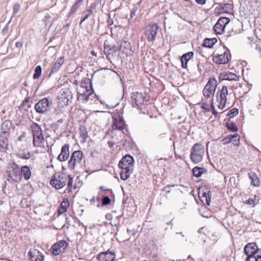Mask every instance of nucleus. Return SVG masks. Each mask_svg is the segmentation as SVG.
<instances>
[{
	"mask_svg": "<svg viewBox=\"0 0 261 261\" xmlns=\"http://www.w3.org/2000/svg\"><path fill=\"white\" fill-rule=\"evenodd\" d=\"M42 73V68L41 66H37L35 69V73L33 75V78L34 79H38L41 75Z\"/></svg>",
	"mask_w": 261,
	"mask_h": 261,
	"instance_id": "58836bf2",
	"label": "nucleus"
},
{
	"mask_svg": "<svg viewBox=\"0 0 261 261\" xmlns=\"http://www.w3.org/2000/svg\"><path fill=\"white\" fill-rule=\"evenodd\" d=\"M213 30L216 34H222L225 30V28L220 23V22H217L213 27Z\"/></svg>",
	"mask_w": 261,
	"mask_h": 261,
	"instance_id": "72a5a7b5",
	"label": "nucleus"
},
{
	"mask_svg": "<svg viewBox=\"0 0 261 261\" xmlns=\"http://www.w3.org/2000/svg\"><path fill=\"white\" fill-rule=\"evenodd\" d=\"M8 145V141L7 138H3L0 140V150L2 151H5Z\"/></svg>",
	"mask_w": 261,
	"mask_h": 261,
	"instance_id": "c9c22d12",
	"label": "nucleus"
},
{
	"mask_svg": "<svg viewBox=\"0 0 261 261\" xmlns=\"http://www.w3.org/2000/svg\"><path fill=\"white\" fill-rule=\"evenodd\" d=\"M162 134H160V135H159L157 137H155L154 138V142L155 143H158L159 142H160V140H162Z\"/></svg>",
	"mask_w": 261,
	"mask_h": 261,
	"instance_id": "864d4df0",
	"label": "nucleus"
},
{
	"mask_svg": "<svg viewBox=\"0 0 261 261\" xmlns=\"http://www.w3.org/2000/svg\"><path fill=\"white\" fill-rule=\"evenodd\" d=\"M248 176L251 180V184L254 187H259L260 185V180L255 173L251 172L248 173Z\"/></svg>",
	"mask_w": 261,
	"mask_h": 261,
	"instance_id": "a878e982",
	"label": "nucleus"
},
{
	"mask_svg": "<svg viewBox=\"0 0 261 261\" xmlns=\"http://www.w3.org/2000/svg\"><path fill=\"white\" fill-rule=\"evenodd\" d=\"M238 113V110L236 108H233L228 112L227 115L229 116L230 118H231L234 116L237 115Z\"/></svg>",
	"mask_w": 261,
	"mask_h": 261,
	"instance_id": "49530a36",
	"label": "nucleus"
},
{
	"mask_svg": "<svg viewBox=\"0 0 261 261\" xmlns=\"http://www.w3.org/2000/svg\"><path fill=\"white\" fill-rule=\"evenodd\" d=\"M72 98L71 90L68 89H62L60 95L58 96L59 102L62 105L67 106Z\"/></svg>",
	"mask_w": 261,
	"mask_h": 261,
	"instance_id": "f8f14e48",
	"label": "nucleus"
},
{
	"mask_svg": "<svg viewBox=\"0 0 261 261\" xmlns=\"http://www.w3.org/2000/svg\"><path fill=\"white\" fill-rule=\"evenodd\" d=\"M190 159L195 164L202 162L204 154V146L200 143L195 144L190 150Z\"/></svg>",
	"mask_w": 261,
	"mask_h": 261,
	"instance_id": "7ed1b4c3",
	"label": "nucleus"
},
{
	"mask_svg": "<svg viewBox=\"0 0 261 261\" xmlns=\"http://www.w3.org/2000/svg\"><path fill=\"white\" fill-rule=\"evenodd\" d=\"M6 176L9 181L18 182L20 181L21 177L19 167L15 163L9 165L6 170Z\"/></svg>",
	"mask_w": 261,
	"mask_h": 261,
	"instance_id": "39448f33",
	"label": "nucleus"
},
{
	"mask_svg": "<svg viewBox=\"0 0 261 261\" xmlns=\"http://www.w3.org/2000/svg\"><path fill=\"white\" fill-rule=\"evenodd\" d=\"M108 25L109 27L112 25L113 24V20L109 17V19L107 20Z\"/></svg>",
	"mask_w": 261,
	"mask_h": 261,
	"instance_id": "4d7b16f0",
	"label": "nucleus"
},
{
	"mask_svg": "<svg viewBox=\"0 0 261 261\" xmlns=\"http://www.w3.org/2000/svg\"><path fill=\"white\" fill-rule=\"evenodd\" d=\"M113 123L112 127L113 129H118L119 130L123 129L125 126V123L122 117L119 115L113 116Z\"/></svg>",
	"mask_w": 261,
	"mask_h": 261,
	"instance_id": "f3484780",
	"label": "nucleus"
},
{
	"mask_svg": "<svg viewBox=\"0 0 261 261\" xmlns=\"http://www.w3.org/2000/svg\"><path fill=\"white\" fill-rule=\"evenodd\" d=\"M233 138H238L237 136H231V135H227L226 137H225L222 140L223 144H227L230 142H231Z\"/></svg>",
	"mask_w": 261,
	"mask_h": 261,
	"instance_id": "79ce46f5",
	"label": "nucleus"
},
{
	"mask_svg": "<svg viewBox=\"0 0 261 261\" xmlns=\"http://www.w3.org/2000/svg\"><path fill=\"white\" fill-rule=\"evenodd\" d=\"M25 137V133H23L22 135H21L18 138V140L22 141V139L24 138Z\"/></svg>",
	"mask_w": 261,
	"mask_h": 261,
	"instance_id": "052dcab7",
	"label": "nucleus"
},
{
	"mask_svg": "<svg viewBox=\"0 0 261 261\" xmlns=\"http://www.w3.org/2000/svg\"><path fill=\"white\" fill-rule=\"evenodd\" d=\"M28 258L31 261H44V255L36 249H31L28 253Z\"/></svg>",
	"mask_w": 261,
	"mask_h": 261,
	"instance_id": "2eb2a0df",
	"label": "nucleus"
},
{
	"mask_svg": "<svg viewBox=\"0 0 261 261\" xmlns=\"http://www.w3.org/2000/svg\"><path fill=\"white\" fill-rule=\"evenodd\" d=\"M228 90L226 86H223L221 89H218L216 97L217 101L219 102L218 108L223 109L225 107L227 101L226 95H228Z\"/></svg>",
	"mask_w": 261,
	"mask_h": 261,
	"instance_id": "6e6552de",
	"label": "nucleus"
},
{
	"mask_svg": "<svg viewBox=\"0 0 261 261\" xmlns=\"http://www.w3.org/2000/svg\"><path fill=\"white\" fill-rule=\"evenodd\" d=\"M68 246L67 243L65 240H61L55 243L51 247L50 250L54 255H58L61 252H64Z\"/></svg>",
	"mask_w": 261,
	"mask_h": 261,
	"instance_id": "ddd939ff",
	"label": "nucleus"
},
{
	"mask_svg": "<svg viewBox=\"0 0 261 261\" xmlns=\"http://www.w3.org/2000/svg\"><path fill=\"white\" fill-rule=\"evenodd\" d=\"M206 171V170L203 167H195L192 170L193 175L197 177H200L202 173Z\"/></svg>",
	"mask_w": 261,
	"mask_h": 261,
	"instance_id": "473e14b6",
	"label": "nucleus"
},
{
	"mask_svg": "<svg viewBox=\"0 0 261 261\" xmlns=\"http://www.w3.org/2000/svg\"><path fill=\"white\" fill-rule=\"evenodd\" d=\"M256 251H255V253H256L255 255H256L257 254L258 255H261V249H259L258 248H257V249Z\"/></svg>",
	"mask_w": 261,
	"mask_h": 261,
	"instance_id": "e2e57ef3",
	"label": "nucleus"
},
{
	"mask_svg": "<svg viewBox=\"0 0 261 261\" xmlns=\"http://www.w3.org/2000/svg\"><path fill=\"white\" fill-rule=\"evenodd\" d=\"M31 153L30 152H28L27 153L25 152H21L17 154V156L22 159L28 160L31 157Z\"/></svg>",
	"mask_w": 261,
	"mask_h": 261,
	"instance_id": "37998d69",
	"label": "nucleus"
},
{
	"mask_svg": "<svg viewBox=\"0 0 261 261\" xmlns=\"http://www.w3.org/2000/svg\"><path fill=\"white\" fill-rule=\"evenodd\" d=\"M217 42L216 38H205L202 44V46L207 48H212L215 43Z\"/></svg>",
	"mask_w": 261,
	"mask_h": 261,
	"instance_id": "2f4dec72",
	"label": "nucleus"
},
{
	"mask_svg": "<svg viewBox=\"0 0 261 261\" xmlns=\"http://www.w3.org/2000/svg\"><path fill=\"white\" fill-rule=\"evenodd\" d=\"M194 56V53L192 51H190L187 53L184 54L181 58L180 61L181 63V66L184 68H186L187 67V63L188 61L193 58Z\"/></svg>",
	"mask_w": 261,
	"mask_h": 261,
	"instance_id": "4be33fe9",
	"label": "nucleus"
},
{
	"mask_svg": "<svg viewBox=\"0 0 261 261\" xmlns=\"http://www.w3.org/2000/svg\"><path fill=\"white\" fill-rule=\"evenodd\" d=\"M246 261H261V255H254L249 257H247Z\"/></svg>",
	"mask_w": 261,
	"mask_h": 261,
	"instance_id": "a19ab883",
	"label": "nucleus"
},
{
	"mask_svg": "<svg viewBox=\"0 0 261 261\" xmlns=\"http://www.w3.org/2000/svg\"><path fill=\"white\" fill-rule=\"evenodd\" d=\"M219 8L221 13H228L232 9V5L228 3L223 4Z\"/></svg>",
	"mask_w": 261,
	"mask_h": 261,
	"instance_id": "f704fd0d",
	"label": "nucleus"
},
{
	"mask_svg": "<svg viewBox=\"0 0 261 261\" xmlns=\"http://www.w3.org/2000/svg\"><path fill=\"white\" fill-rule=\"evenodd\" d=\"M174 186L173 185H172V186H167V187H164V191L166 192V193H169L170 192V188L171 187H173Z\"/></svg>",
	"mask_w": 261,
	"mask_h": 261,
	"instance_id": "6e6d98bb",
	"label": "nucleus"
},
{
	"mask_svg": "<svg viewBox=\"0 0 261 261\" xmlns=\"http://www.w3.org/2000/svg\"><path fill=\"white\" fill-rule=\"evenodd\" d=\"M211 107L212 111V113L215 116L218 115V112L215 110L214 102H213V98L211 99Z\"/></svg>",
	"mask_w": 261,
	"mask_h": 261,
	"instance_id": "603ef678",
	"label": "nucleus"
},
{
	"mask_svg": "<svg viewBox=\"0 0 261 261\" xmlns=\"http://www.w3.org/2000/svg\"><path fill=\"white\" fill-rule=\"evenodd\" d=\"M117 47L113 44H110L108 41H105L104 43V53L107 58L110 60V56H113L117 51Z\"/></svg>",
	"mask_w": 261,
	"mask_h": 261,
	"instance_id": "4468645a",
	"label": "nucleus"
},
{
	"mask_svg": "<svg viewBox=\"0 0 261 261\" xmlns=\"http://www.w3.org/2000/svg\"><path fill=\"white\" fill-rule=\"evenodd\" d=\"M111 202V199L109 197L107 196H103L102 198V204L101 206H105L106 205H108Z\"/></svg>",
	"mask_w": 261,
	"mask_h": 261,
	"instance_id": "a18cd8bd",
	"label": "nucleus"
},
{
	"mask_svg": "<svg viewBox=\"0 0 261 261\" xmlns=\"http://www.w3.org/2000/svg\"><path fill=\"white\" fill-rule=\"evenodd\" d=\"M64 122L63 119H60L57 121L56 125H58V123H62Z\"/></svg>",
	"mask_w": 261,
	"mask_h": 261,
	"instance_id": "338daca9",
	"label": "nucleus"
},
{
	"mask_svg": "<svg viewBox=\"0 0 261 261\" xmlns=\"http://www.w3.org/2000/svg\"><path fill=\"white\" fill-rule=\"evenodd\" d=\"M230 20L227 17H221L218 20V22H220L223 27L225 28L226 25L229 22Z\"/></svg>",
	"mask_w": 261,
	"mask_h": 261,
	"instance_id": "c03bdc74",
	"label": "nucleus"
},
{
	"mask_svg": "<svg viewBox=\"0 0 261 261\" xmlns=\"http://www.w3.org/2000/svg\"><path fill=\"white\" fill-rule=\"evenodd\" d=\"M217 85V80L214 77L210 78L208 82L203 89V95L207 98H210L211 95L213 96L216 89Z\"/></svg>",
	"mask_w": 261,
	"mask_h": 261,
	"instance_id": "1a4fd4ad",
	"label": "nucleus"
},
{
	"mask_svg": "<svg viewBox=\"0 0 261 261\" xmlns=\"http://www.w3.org/2000/svg\"><path fill=\"white\" fill-rule=\"evenodd\" d=\"M105 191H106V193H112V191L111 189H107V190H105Z\"/></svg>",
	"mask_w": 261,
	"mask_h": 261,
	"instance_id": "774afa93",
	"label": "nucleus"
},
{
	"mask_svg": "<svg viewBox=\"0 0 261 261\" xmlns=\"http://www.w3.org/2000/svg\"><path fill=\"white\" fill-rule=\"evenodd\" d=\"M135 15V11H131L130 14V18H132Z\"/></svg>",
	"mask_w": 261,
	"mask_h": 261,
	"instance_id": "0e129e2a",
	"label": "nucleus"
},
{
	"mask_svg": "<svg viewBox=\"0 0 261 261\" xmlns=\"http://www.w3.org/2000/svg\"><path fill=\"white\" fill-rule=\"evenodd\" d=\"M11 122L10 120H5L1 125V132L3 135L7 134L11 127Z\"/></svg>",
	"mask_w": 261,
	"mask_h": 261,
	"instance_id": "c85d7f7f",
	"label": "nucleus"
},
{
	"mask_svg": "<svg viewBox=\"0 0 261 261\" xmlns=\"http://www.w3.org/2000/svg\"><path fill=\"white\" fill-rule=\"evenodd\" d=\"M29 100H30V98L29 97L25 98L23 101L22 103L21 104V106H23V107L25 106L26 105V104L29 102Z\"/></svg>",
	"mask_w": 261,
	"mask_h": 261,
	"instance_id": "13d9d810",
	"label": "nucleus"
},
{
	"mask_svg": "<svg viewBox=\"0 0 261 261\" xmlns=\"http://www.w3.org/2000/svg\"><path fill=\"white\" fill-rule=\"evenodd\" d=\"M196 2L200 5H204L205 4L206 0H195Z\"/></svg>",
	"mask_w": 261,
	"mask_h": 261,
	"instance_id": "bf43d9fd",
	"label": "nucleus"
},
{
	"mask_svg": "<svg viewBox=\"0 0 261 261\" xmlns=\"http://www.w3.org/2000/svg\"><path fill=\"white\" fill-rule=\"evenodd\" d=\"M22 46V43L20 42H17L16 43V46L17 47H20Z\"/></svg>",
	"mask_w": 261,
	"mask_h": 261,
	"instance_id": "69168bd1",
	"label": "nucleus"
},
{
	"mask_svg": "<svg viewBox=\"0 0 261 261\" xmlns=\"http://www.w3.org/2000/svg\"><path fill=\"white\" fill-rule=\"evenodd\" d=\"M202 109L205 110L206 111H210L209 106L206 103H203L201 107Z\"/></svg>",
	"mask_w": 261,
	"mask_h": 261,
	"instance_id": "5fc2aeb1",
	"label": "nucleus"
},
{
	"mask_svg": "<svg viewBox=\"0 0 261 261\" xmlns=\"http://www.w3.org/2000/svg\"><path fill=\"white\" fill-rule=\"evenodd\" d=\"M258 202L257 197L255 196L254 198H249L245 202V203L249 205H251L252 206H254Z\"/></svg>",
	"mask_w": 261,
	"mask_h": 261,
	"instance_id": "ea45409f",
	"label": "nucleus"
},
{
	"mask_svg": "<svg viewBox=\"0 0 261 261\" xmlns=\"http://www.w3.org/2000/svg\"><path fill=\"white\" fill-rule=\"evenodd\" d=\"M52 106V101L45 97L40 100L37 103H36L35 109L37 113L43 114L49 111Z\"/></svg>",
	"mask_w": 261,
	"mask_h": 261,
	"instance_id": "423d86ee",
	"label": "nucleus"
},
{
	"mask_svg": "<svg viewBox=\"0 0 261 261\" xmlns=\"http://www.w3.org/2000/svg\"><path fill=\"white\" fill-rule=\"evenodd\" d=\"M73 178L71 175L64 173L54 174L50 181V184L57 190H60L64 187L67 183V190L71 192L72 188Z\"/></svg>",
	"mask_w": 261,
	"mask_h": 261,
	"instance_id": "f257e3e1",
	"label": "nucleus"
},
{
	"mask_svg": "<svg viewBox=\"0 0 261 261\" xmlns=\"http://www.w3.org/2000/svg\"><path fill=\"white\" fill-rule=\"evenodd\" d=\"M69 144H65L61 148V151L58 155L57 159L60 162L66 161L69 156Z\"/></svg>",
	"mask_w": 261,
	"mask_h": 261,
	"instance_id": "a211bd4d",
	"label": "nucleus"
},
{
	"mask_svg": "<svg viewBox=\"0 0 261 261\" xmlns=\"http://www.w3.org/2000/svg\"><path fill=\"white\" fill-rule=\"evenodd\" d=\"M231 136H237L238 137V138H233V139H232L231 141L233 144L234 145H237V146H238L239 145V141H240V136L238 134H234V135H231Z\"/></svg>",
	"mask_w": 261,
	"mask_h": 261,
	"instance_id": "8fccbe9b",
	"label": "nucleus"
},
{
	"mask_svg": "<svg viewBox=\"0 0 261 261\" xmlns=\"http://www.w3.org/2000/svg\"><path fill=\"white\" fill-rule=\"evenodd\" d=\"M20 5L17 3V4H15L13 7V16H12V17H13L14 15H16L20 10Z\"/></svg>",
	"mask_w": 261,
	"mask_h": 261,
	"instance_id": "3c124183",
	"label": "nucleus"
},
{
	"mask_svg": "<svg viewBox=\"0 0 261 261\" xmlns=\"http://www.w3.org/2000/svg\"><path fill=\"white\" fill-rule=\"evenodd\" d=\"M211 200V193L210 191L207 193L203 192L201 197H200V200L202 203L205 202V204L207 205H210Z\"/></svg>",
	"mask_w": 261,
	"mask_h": 261,
	"instance_id": "7c9ffc66",
	"label": "nucleus"
},
{
	"mask_svg": "<svg viewBox=\"0 0 261 261\" xmlns=\"http://www.w3.org/2000/svg\"><path fill=\"white\" fill-rule=\"evenodd\" d=\"M227 128L232 132H237L238 130L237 125L233 122H227L226 123Z\"/></svg>",
	"mask_w": 261,
	"mask_h": 261,
	"instance_id": "4c0bfd02",
	"label": "nucleus"
},
{
	"mask_svg": "<svg viewBox=\"0 0 261 261\" xmlns=\"http://www.w3.org/2000/svg\"><path fill=\"white\" fill-rule=\"evenodd\" d=\"M134 160L130 155H126L123 157L118 166L121 169L120 175L123 180H127L133 173L134 170Z\"/></svg>",
	"mask_w": 261,
	"mask_h": 261,
	"instance_id": "f03ea898",
	"label": "nucleus"
},
{
	"mask_svg": "<svg viewBox=\"0 0 261 261\" xmlns=\"http://www.w3.org/2000/svg\"><path fill=\"white\" fill-rule=\"evenodd\" d=\"M92 11L91 10H87L85 12V16L84 17L81 19V21L80 23V25H81L82 23L86 20L87 19L89 16L91 15V14L92 13Z\"/></svg>",
	"mask_w": 261,
	"mask_h": 261,
	"instance_id": "de8ad7c7",
	"label": "nucleus"
},
{
	"mask_svg": "<svg viewBox=\"0 0 261 261\" xmlns=\"http://www.w3.org/2000/svg\"><path fill=\"white\" fill-rule=\"evenodd\" d=\"M83 153L80 150L74 151L68 162V167L71 170H74L75 166L80 164L83 158Z\"/></svg>",
	"mask_w": 261,
	"mask_h": 261,
	"instance_id": "9d476101",
	"label": "nucleus"
},
{
	"mask_svg": "<svg viewBox=\"0 0 261 261\" xmlns=\"http://www.w3.org/2000/svg\"><path fill=\"white\" fill-rule=\"evenodd\" d=\"M132 48V47L129 42L123 41L121 42L119 49L122 53L128 56L131 55L133 53Z\"/></svg>",
	"mask_w": 261,
	"mask_h": 261,
	"instance_id": "aec40b11",
	"label": "nucleus"
},
{
	"mask_svg": "<svg viewBox=\"0 0 261 261\" xmlns=\"http://www.w3.org/2000/svg\"><path fill=\"white\" fill-rule=\"evenodd\" d=\"M131 98L133 106L135 107L134 105H135L138 108H140L149 100V96L146 93L138 92L133 93Z\"/></svg>",
	"mask_w": 261,
	"mask_h": 261,
	"instance_id": "0eeeda50",
	"label": "nucleus"
},
{
	"mask_svg": "<svg viewBox=\"0 0 261 261\" xmlns=\"http://www.w3.org/2000/svg\"><path fill=\"white\" fill-rule=\"evenodd\" d=\"M213 61L219 64H225L228 62V55L226 52L222 54L215 56L213 58Z\"/></svg>",
	"mask_w": 261,
	"mask_h": 261,
	"instance_id": "412c9836",
	"label": "nucleus"
},
{
	"mask_svg": "<svg viewBox=\"0 0 261 261\" xmlns=\"http://www.w3.org/2000/svg\"><path fill=\"white\" fill-rule=\"evenodd\" d=\"M31 128L33 132L34 146L42 147L44 144V139L41 127L37 123H33Z\"/></svg>",
	"mask_w": 261,
	"mask_h": 261,
	"instance_id": "20e7f679",
	"label": "nucleus"
},
{
	"mask_svg": "<svg viewBox=\"0 0 261 261\" xmlns=\"http://www.w3.org/2000/svg\"><path fill=\"white\" fill-rule=\"evenodd\" d=\"M258 246L255 243H248L244 247V253L247 257L255 255Z\"/></svg>",
	"mask_w": 261,
	"mask_h": 261,
	"instance_id": "6ab92c4d",
	"label": "nucleus"
},
{
	"mask_svg": "<svg viewBox=\"0 0 261 261\" xmlns=\"http://www.w3.org/2000/svg\"><path fill=\"white\" fill-rule=\"evenodd\" d=\"M80 135L81 138L82 139V142L85 143L87 141L88 137V132L86 127L85 125H82L79 128Z\"/></svg>",
	"mask_w": 261,
	"mask_h": 261,
	"instance_id": "bb28decb",
	"label": "nucleus"
},
{
	"mask_svg": "<svg viewBox=\"0 0 261 261\" xmlns=\"http://www.w3.org/2000/svg\"><path fill=\"white\" fill-rule=\"evenodd\" d=\"M116 255L114 253L107 251L99 253L96 258L98 261H113Z\"/></svg>",
	"mask_w": 261,
	"mask_h": 261,
	"instance_id": "dca6fc26",
	"label": "nucleus"
},
{
	"mask_svg": "<svg viewBox=\"0 0 261 261\" xmlns=\"http://www.w3.org/2000/svg\"><path fill=\"white\" fill-rule=\"evenodd\" d=\"M158 29L156 23L150 24L145 28V35L148 41L155 40Z\"/></svg>",
	"mask_w": 261,
	"mask_h": 261,
	"instance_id": "9b49d317",
	"label": "nucleus"
},
{
	"mask_svg": "<svg viewBox=\"0 0 261 261\" xmlns=\"http://www.w3.org/2000/svg\"><path fill=\"white\" fill-rule=\"evenodd\" d=\"M20 176H22L23 178L28 180L31 176V171L29 166L25 165L21 167L20 170Z\"/></svg>",
	"mask_w": 261,
	"mask_h": 261,
	"instance_id": "393cba45",
	"label": "nucleus"
},
{
	"mask_svg": "<svg viewBox=\"0 0 261 261\" xmlns=\"http://www.w3.org/2000/svg\"><path fill=\"white\" fill-rule=\"evenodd\" d=\"M219 78L221 79V81L225 80L230 81L238 80V77L234 73L228 72L220 74Z\"/></svg>",
	"mask_w": 261,
	"mask_h": 261,
	"instance_id": "b1692460",
	"label": "nucleus"
},
{
	"mask_svg": "<svg viewBox=\"0 0 261 261\" xmlns=\"http://www.w3.org/2000/svg\"><path fill=\"white\" fill-rule=\"evenodd\" d=\"M44 207L43 205H39L38 206L35 207L34 212L36 214H38L41 216H45L48 215V214L45 211H43Z\"/></svg>",
	"mask_w": 261,
	"mask_h": 261,
	"instance_id": "e433bc0d",
	"label": "nucleus"
},
{
	"mask_svg": "<svg viewBox=\"0 0 261 261\" xmlns=\"http://www.w3.org/2000/svg\"><path fill=\"white\" fill-rule=\"evenodd\" d=\"M83 1L84 0H76L75 4L72 6L70 11L68 13V17L71 16L77 11L82 4Z\"/></svg>",
	"mask_w": 261,
	"mask_h": 261,
	"instance_id": "cd10ccee",
	"label": "nucleus"
},
{
	"mask_svg": "<svg viewBox=\"0 0 261 261\" xmlns=\"http://www.w3.org/2000/svg\"><path fill=\"white\" fill-rule=\"evenodd\" d=\"M64 63V57H61L54 64L51 69L50 72L49 73V75H50L52 74H54L56 72H57L61 68L62 65Z\"/></svg>",
	"mask_w": 261,
	"mask_h": 261,
	"instance_id": "5701e85b",
	"label": "nucleus"
},
{
	"mask_svg": "<svg viewBox=\"0 0 261 261\" xmlns=\"http://www.w3.org/2000/svg\"><path fill=\"white\" fill-rule=\"evenodd\" d=\"M108 144L109 146L111 148L113 147L114 146V145L116 144V143L113 141H109Z\"/></svg>",
	"mask_w": 261,
	"mask_h": 261,
	"instance_id": "680f3d73",
	"label": "nucleus"
},
{
	"mask_svg": "<svg viewBox=\"0 0 261 261\" xmlns=\"http://www.w3.org/2000/svg\"><path fill=\"white\" fill-rule=\"evenodd\" d=\"M69 206V200L67 198L64 199L63 201L61 202L60 206L58 209V213L62 214L66 212L67 208Z\"/></svg>",
	"mask_w": 261,
	"mask_h": 261,
	"instance_id": "c756f323",
	"label": "nucleus"
},
{
	"mask_svg": "<svg viewBox=\"0 0 261 261\" xmlns=\"http://www.w3.org/2000/svg\"><path fill=\"white\" fill-rule=\"evenodd\" d=\"M12 18V17H11V18H10L9 21L8 22V23L6 24V25L5 26V27L3 29V30L2 31V33L3 35H5L8 33V30H9V24L10 23V22L11 21Z\"/></svg>",
	"mask_w": 261,
	"mask_h": 261,
	"instance_id": "09e8293b",
	"label": "nucleus"
}]
</instances>
